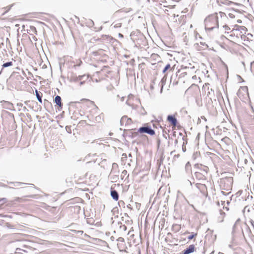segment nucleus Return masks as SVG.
I'll list each match as a JSON object with an SVG mask.
<instances>
[{
  "mask_svg": "<svg viewBox=\"0 0 254 254\" xmlns=\"http://www.w3.org/2000/svg\"><path fill=\"white\" fill-rule=\"evenodd\" d=\"M28 111V110L26 108V107H23V112H26V111Z\"/></svg>",
  "mask_w": 254,
  "mask_h": 254,
  "instance_id": "43",
  "label": "nucleus"
},
{
  "mask_svg": "<svg viewBox=\"0 0 254 254\" xmlns=\"http://www.w3.org/2000/svg\"><path fill=\"white\" fill-rule=\"evenodd\" d=\"M13 5H10L9 6H7L4 8H3L4 9H5V10L3 12L2 15H4L5 13H6L7 11H8L11 8Z\"/></svg>",
  "mask_w": 254,
  "mask_h": 254,
  "instance_id": "26",
  "label": "nucleus"
},
{
  "mask_svg": "<svg viewBox=\"0 0 254 254\" xmlns=\"http://www.w3.org/2000/svg\"><path fill=\"white\" fill-rule=\"evenodd\" d=\"M118 241H120V242H123V241H124V238H123L120 237V238H119V239H118Z\"/></svg>",
  "mask_w": 254,
  "mask_h": 254,
  "instance_id": "40",
  "label": "nucleus"
},
{
  "mask_svg": "<svg viewBox=\"0 0 254 254\" xmlns=\"http://www.w3.org/2000/svg\"><path fill=\"white\" fill-rule=\"evenodd\" d=\"M129 157H132V156H131V154H129Z\"/></svg>",
  "mask_w": 254,
  "mask_h": 254,
  "instance_id": "51",
  "label": "nucleus"
},
{
  "mask_svg": "<svg viewBox=\"0 0 254 254\" xmlns=\"http://www.w3.org/2000/svg\"><path fill=\"white\" fill-rule=\"evenodd\" d=\"M239 36L241 37V39L242 41V44L245 46H247L248 44L252 40L253 35L250 33H247V35L244 34H239Z\"/></svg>",
  "mask_w": 254,
  "mask_h": 254,
  "instance_id": "5",
  "label": "nucleus"
},
{
  "mask_svg": "<svg viewBox=\"0 0 254 254\" xmlns=\"http://www.w3.org/2000/svg\"><path fill=\"white\" fill-rule=\"evenodd\" d=\"M185 136H184L182 137V139L184 140H185Z\"/></svg>",
  "mask_w": 254,
  "mask_h": 254,
  "instance_id": "49",
  "label": "nucleus"
},
{
  "mask_svg": "<svg viewBox=\"0 0 254 254\" xmlns=\"http://www.w3.org/2000/svg\"><path fill=\"white\" fill-rule=\"evenodd\" d=\"M211 113L213 115H216L217 114V110L216 108L212 107V109L211 111Z\"/></svg>",
  "mask_w": 254,
  "mask_h": 254,
  "instance_id": "30",
  "label": "nucleus"
},
{
  "mask_svg": "<svg viewBox=\"0 0 254 254\" xmlns=\"http://www.w3.org/2000/svg\"><path fill=\"white\" fill-rule=\"evenodd\" d=\"M242 90L245 92L247 94H248V89L247 86H241L240 88H239V91L240 90Z\"/></svg>",
  "mask_w": 254,
  "mask_h": 254,
  "instance_id": "28",
  "label": "nucleus"
},
{
  "mask_svg": "<svg viewBox=\"0 0 254 254\" xmlns=\"http://www.w3.org/2000/svg\"><path fill=\"white\" fill-rule=\"evenodd\" d=\"M235 27H236V29L233 28V30L230 32L229 35H237V34H238V31H237L238 26L237 25H236Z\"/></svg>",
  "mask_w": 254,
  "mask_h": 254,
  "instance_id": "23",
  "label": "nucleus"
},
{
  "mask_svg": "<svg viewBox=\"0 0 254 254\" xmlns=\"http://www.w3.org/2000/svg\"><path fill=\"white\" fill-rule=\"evenodd\" d=\"M237 194L238 193H236L234 195H232L231 197V201H236V198L237 197Z\"/></svg>",
  "mask_w": 254,
  "mask_h": 254,
  "instance_id": "31",
  "label": "nucleus"
},
{
  "mask_svg": "<svg viewBox=\"0 0 254 254\" xmlns=\"http://www.w3.org/2000/svg\"><path fill=\"white\" fill-rule=\"evenodd\" d=\"M239 82H240L241 81H243V78L239 75Z\"/></svg>",
  "mask_w": 254,
  "mask_h": 254,
  "instance_id": "45",
  "label": "nucleus"
},
{
  "mask_svg": "<svg viewBox=\"0 0 254 254\" xmlns=\"http://www.w3.org/2000/svg\"><path fill=\"white\" fill-rule=\"evenodd\" d=\"M184 144H185V142H184L183 146H182V149H183V152H185L186 150V147H184Z\"/></svg>",
  "mask_w": 254,
  "mask_h": 254,
  "instance_id": "38",
  "label": "nucleus"
},
{
  "mask_svg": "<svg viewBox=\"0 0 254 254\" xmlns=\"http://www.w3.org/2000/svg\"><path fill=\"white\" fill-rule=\"evenodd\" d=\"M17 106L18 107H22L23 104L21 103H18L17 104Z\"/></svg>",
  "mask_w": 254,
  "mask_h": 254,
  "instance_id": "39",
  "label": "nucleus"
},
{
  "mask_svg": "<svg viewBox=\"0 0 254 254\" xmlns=\"http://www.w3.org/2000/svg\"><path fill=\"white\" fill-rule=\"evenodd\" d=\"M54 102L60 108H62L63 104L62 103V99L60 96H59V95L56 96V97H55Z\"/></svg>",
  "mask_w": 254,
  "mask_h": 254,
  "instance_id": "10",
  "label": "nucleus"
},
{
  "mask_svg": "<svg viewBox=\"0 0 254 254\" xmlns=\"http://www.w3.org/2000/svg\"><path fill=\"white\" fill-rule=\"evenodd\" d=\"M12 65H13V63H12V62H8L4 63L2 65V68H1V70L0 71V74H1V73L3 68L7 67H8V66H12Z\"/></svg>",
  "mask_w": 254,
  "mask_h": 254,
  "instance_id": "16",
  "label": "nucleus"
},
{
  "mask_svg": "<svg viewBox=\"0 0 254 254\" xmlns=\"http://www.w3.org/2000/svg\"><path fill=\"white\" fill-rule=\"evenodd\" d=\"M218 17L217 14H212L207 17L204 20L205 28L211 31L215 28L218 27Z\"/></svg>",
  "mask_w": 254,
  "mask_h": 254,
  "instance_id": "1",
  "label": "nucleus"
},
{
  "mask_svg": "<svg viewBox=\"0 0 254 254\" xmlns=\"http://www.w3.org/2000/svg\"><path fill=\"white\" fill-rule=\"evenodd\" d=\"M221 0L220 1L221 3L226 4V5H238L237 3H235V2H233L228 0Z\"/></svg>",
  "mask_w": 254,
  "mask_h": 254,
  "instance_id": "12",
  "label": "nucleus"
},
{
  "mask_svg": "<svg viewBox=\"0 0 254 254\" xmlns=\"http://www.w3.org/2000/svg\"><path fill=\"white\" fill-rule=\"evenodd\" d=\"M111 195L115 200L117 201L119 199V194L117 190H111Z\"/></svg>",
  "mask_w": 254,
  "mask_h": 254,
  "instance_id": "11",
  "label": "nucleus"
},
{
  "mask_svg": "<svg viewBox=\"0 0 254 254\" xmlns=\"http://www.w3.org/2000/svg\"><path fill=\"white\" fill-rule=\"evenodd\" d=\"M114 26L115 27H120L121 26V23L117 24Z\"/></svg>",
  "mask_w": 254,
  "mask_h": 254,
  "instance_id": "41",
  "label": "nucleus"
},
{
  "mask_svg": "<svg viewBox=\"0 0 254 254\" xmlns=\"http://www.w3.org/2000/svg\"><path fill=\"white\" fill-rule=\"evenodd\" d=\"M127 177H128V176H129V175H128V174H127V171L126 170H124L122 172V174H121V177L122 179V180H123V179H124V178H125V177L126 176H127Z\"/></svg>",
  "mask_w": 254,
  "mask_h": 254,
  "instance_id": "24",
  "label": "nucleus"
},
{
  "mask_svg": "<svg viewBox=\"0 0 254 254\" xmlns=\"http://www.w3.org/2000/svg\"><path fill=\"white\" fill-rule=\"evenodd\" d=\"M123 156H124V157H127V155H126V154H123Z\"/></svg>",
  "mask_w": 254,
  "mask_h": 254,
  "instance_id": "47",
  "label": "nucleus"
},
{
  "mask_svg": "<svg viewBox=\"0 0 254 254\" xmlns=\"http://www.w3.org/2000/svg\"><path fill=\"white\" fill-rule=\"evenodd\" d=\"M5 104V108L9 110H13L12 108H13V104L9 102L3 101Z\"/></svg>",
  "mask_w": 254,
  "mask_h": 254,
  "instance_id": "18",
  "label": "nucleus"
},
{
  "mask_svg": "<svg viewBox=\"0 0 254 254\" xmlns=\"http://www.w3.org/2000/svg\"><path fill=\"white\" fill-rule=\"evenodd\" d=\"M247 31V28L243 26H239V34H246Z\"/></svg>",
  "mask_w": 254,
  "mask_h": 254,
  "instance_id": "19",
  "label": "nucleus"
},
{
  "mask_svg": "<svg viewBox=\"0 0 254 254\" xmlns=\"http://www.w3.org/2000/svg\"><path fill=\"white\" fill-rule=\"evenodd\" d=\"M127 227L125 225H121L120 229L121 231L125 232L127 230Z\"/></svg>",
  "mask_w": 254,
  "mask_h": 254,
  "instance_id": "27",
  "label": "nucleus"
},
{
  "mask_svg": "<svg viewBox=\"0 0 254 254\" xmlns=\"http://www.w3.org/2000/svg\"><path fill=\"white\" fill-rule=\"evenodd\" d=\"M170 64H168L164 68L163 70V73H165L167 70H168L169 68H170Z\"/></svg>",
  "mask_w": 254,
  "mask_h": 254,
  "instance_id": "29",
  "label": "nucleus"
},
{
  "mask_svg": "<svg viewBox=\"0 0 254 254\" xmlns=\"http://www.w3.org/2000/svg\"><path fill=\"white\" fill-rule=\"evenodd\" d=\"M194 176L196 178H197L198 180H202L204 177V176L203 175L202 173L198 172H196L194 173Z\"/></svg>",
  "mask_w": 254,
  "mask_h": 254,
  "instance_id": "17",
  "label": "nucleus"
},
{
  "mask_svg": "<svg viewBox=\"0 0 254 254\" xmlns=\"http://www.w3.org/2000/svg\"><path fill=\"white\" fill-rule=\"evenodd\" d=\"M164 77H165V76H164V77L162 79V80H161V82H163V80H164Z\"/></svg>",
  "mask_w": 254,
  "mask_h": 254,
  "instance_id": "50",
  "label": "nucleus"
},
{
  "mask_svg": "<svg viewBox=\"0 0 254 254\" xmlns=\"http://www.w3.org/2000/svg\"><path fill=\"white\" fill-rule=\"evenodd\" d=\"M180 135H182V134L181 133H180Z\"/></svg>",
  "mask_w": 254,
  "mask_h": 254,
  "instance_id": "56",
  "label": "nucleus"
},
{
  "mask_svg": "<svg viewBox=\"0 0 254 254\" xmlns=\"http://www.w3.org/2000/svg\"><path fill=\"white\" fill-rule=\"evenodd\" d=\"M49 102L46 99H45L44 101V105H46V103H48Z\"/></svg>",
  "mask_w": 254,
  "mask_h": 254,
  "instance_id": "42",
  "label": "nucleus"
},
{
  "mask_svg": "<svg viewBox=\"0 0 254 254\" xmlns=\"http://www.w3.org/2000/svg\"><path fill=\"white\" fill-rule=\"evenodd\" d=\"M162 88H163V85L162 84V87H161V91L162 90Z\"/></svg>",
  "mask_w": 254,
  "mask_h": 254,
  "instance_id": "53",
  "label": "nucleus"
},
{
  "mask_svg": "<svg viewBox=\"0 0 254 254\" xmlns=\"http://www.w3.org/2000/svg\"><path fill=\"white\" fill-rule=\"evenodd\" d=\"M138 133H147L148 134H150L151 135H153L155 134V131L151 128V127L150 126H144L143 127H139L137 132H133V134L134 135H136Z\"/></svg>",
  "mask_w": 254,
  "mask_h": 254,
  "instance_id": "3",
  "label": "nucleus"
},
{
  "mask_svg": "<svg viewBox=\"0 0 254 254\" xmlns=\"http://www.w3.org/2000/svg\"><path fill=\"white\" fill-rule=\"evenodd\" d=\"M194 251V246L190 245L188 248L183 251V254H190Z\"/></svg>",
  "mask_w": 254,
  "mask_h": 254,
  "instance_id": "9",
  "label": "nucleus"
},
{
  "mask_svg": "<svg viewBox=\"0 0 254 254\" xmlns=\"http://www.w3.org/2000/svg\"><path fill=\"white\" fill-rule=\"evenodd\" d=\"M78 79H79V81H83V80H86L88 78V76H87L86 75H79L78 76Z\"/></svg>",
  "mask_w": 254,
  "mask_h": 254,
  "instance_id": "25",
  "label": "nucleus"
},
{
  "mask_svg": "<svg viewBox=\"0 0 254 254\" xmlns=\"http://www.w3.org/2000/svg\"><path fill=\"white\" fill-rule=\"evenodd\" d=\"M200 44L204 47H202L203 49H205L208 47V46L205 44V42H200Z\"/></svg>",
  "mask_w": 254,
  "mask_h": 254,
  "instance_id": "34",
  "label": "nucleus"
},
{
  "mask_svg": "<svg viewBox=\"0 0 254 254\" xmlns=\"http://www.w3.org/2000/svg\"><path fill=\"white\" fill-rule=\"evenodd\" d=\"M119 35H120V36L123 37V36L121 34H120Z\"/></svg>",
  "mask_w": 254,
  "mask_h": 254,
  "instance_id": "52",
  "label": "nucleus"
},
{
  "mask_svg": "<svg viewBox=\"0 0 254 254\" xmlns=\"http://www.w3.org/2000/svg\"><path fill=\"white\" fill-rule=\"evenodd\" d=\"M238 157V152L237 151V146H235V148H233L232 149V155L231 157V159L232 160H235L237 162L238 164V160H237V157Z\"/></svg>",
  "mask_w": 254,
  "mask_h": 254,
  "instance_id": "8",
  "label": "nucleus"
},
{
  "mask_svg": "<svg viewBox=\"0 0 254 254\" xmlns=\"http://www.w3.org/2000/svg\"><path fill=\"white\" fill-rule=\"evenodd\" d=\"M219 254H222V253H219Z\"/></svg>",
  "mask_w": 254,
  "mask_h": 254,
  "instance_id": "57",
  "label": "nucleus"
},
{
  "mask_svg": "<svg viewBox=\"0 0 254 254\" xmlns=\"http://www.w3.org/2000/svg\"><path fill=\"white\" fill-rule=\"evenodd\" d=\"M167 121L170 123L172 126L176 127L177 124V120L174 116L169 115L167 118Z\"/></svg>",
  "mask_w": 254,
  "mask_h": 254,
  "instance_id": "7",
  "label": "nucleus"
},
{
  "mask_svg": "<svg viewBox=\"0 0 254 254\" xmlns=\"http://www.w3.org/2000/svg\"><path fill=\"white\" fill-rule=\"evenodd\" d=\"M238 223V219H237L235 223L234 224L233 228L232 231L231 232L232 235V241H231V244L229 245V247L235 249L234 248L235 246H236L237 245V237H238V229H237V224Z\"/></svg>",
  "mask_w": 254,
  "mask_h": 254,
  "instance_id": "2",
  "label": "nucleus"
},
{
  "mask_svg": "<svg viewBox=\"0 0 254 254\" xmlns=\"http://www.w3.org/2000/svg\"><path fill=\"white\" fill-rule=\"evenodd\" d=\"M178 142V139H176L175 140V144L176 145Z\"/></svg>",
  "mask_w": 254,
  "mask_h": 254,
  "instance_id": "46",
  "label": "nucleus"
},
{
  "mask_svg": "<svg viewBox=\"0 0 254 254\" xmlns=\"http://www.w3.org/2000/svg\"><path fill=\"white\" fill-rule=\"evenodd\" d=\"M95 221V220L93 218H87L86 219L87 223L91 225H94Z\"/></svg>",
  "mask_w": 254,
  "mask_h": 254,
  "instance_id": "21",
  "label": "nucleus"
},
{
  "mask_svg": "<svg viewBox=\"0 0 254 254\" xmlns=\"http://www.w3.org/2000/svg\"><path fill=\"white\" fill-rule=\"evenodd\" d=\"M239 23H241L242 22L241 20H239Z\"/></svg>",
  "mask_w": 254,
  "mask_h": 254,
  "instance_id": "55",
  "label": "nucleus"
},
{
  "mask_svg": "<svg viewBox=\"0 0 254 254\" xmlns=\"http://www.w3.org/2000/svg\"><path fill=\"white\" fill-rule=\"evenodd\" d=\"M185 170L187 173H190L191 171V166L189 162H188L185 165Z\"/></svg>",
  "mask_w": 254,
  "mask_h": 254,
  "instance_id": "15",
  "label": "nucleus"
},
{
  "mask_svg": "<svg viewBox=\"0 0 254 254\" xmlns=\"http://www.w3.org/2000/svg\"><path fill=\"white\" fill-rule=\"evenodd\" d=\"M226 180L229 182L230 183V184H231V182H232V179L231 178H229L228 179H226Z\"/></svg>",
  "mask_w": 254,
  "mask_h": 254,
  "instance_id": "37",
  "label": "nucleus"
},
{
  "mask_svg": "<svg viewBox=\"0 0 254 254\" xmlns=\"http://www.w3.org/2000/svg\"><path fill=\"white\" fill-rule=\"evenodd\" d=\"M70 81L72 82H77L79 81V79L76 75L73 74L70 77Z\"/></svg>",
  "mask_w": 254,
  "mask_h": 254,
  "instance_id": "20",
  "label": "nucleus"
},
{
  "mask_svg": "<svg viewBox=\"0 0 254 254\" xmlns=\"http://www.w3.org/2000/svg\"><path fill=\"white\" fill-rule=\"evenodd\" d=\"M35 94H36V97H37V100H38V101L40 103H42V93H41V92H39L37 90H35Z\"/></svg>",
  "mask_w": 254,
  "mask_h": 254,
  "instance_id": "13",
  "label": "nucleus"
},
{
  "mask_svg": "<svg viewBox=\"0 0 254 254\" xmlns=\"http://www.w3.org/2000/svg\"><path fill=\"white\" fill-rule=\"evenodd\" d=\"M22 252L27 253V252L25 250H24L20 248H17L16 249L14 254H23Z\"/></svg>",
  "mask_w": 254,
  "mask_h": 254,
  "instance_id": "22",
  "label": "nucleus"
},
{
  "mask_svg": "<svg viewBox=\"0 0 254 254\" xmlns=\"http://www.w3.org/2000/svg\"><path fill=\"white\" fill-rule=\"evenodd\" d=\"M228 39L229 41V45L232 48H235L238 45V34L237 35H229Z\"/></svg>",
  "mask_w": 254,
  "mask_h": 254,
  "instance_id": "4",
  "label": "nucleus"
},
{
  "mask_svg": "<svg viewBox=\"0 0 254 254\" xmlns=\"http://www.w3.org/2000/svg\"><path fill=\"white\" fill-rule=\"evenodd\" d=\"M85 82V81L83 80V81H80V85H81L82 84H83Z\"/></svg>",
  "mask_w": 254,
  "mask_h": 254,
  "instance_id": "44",
  "label": "nucleus"
},
{
  "mask_svg": "<svg viewBox=\"0 0 254 254\" xmlns=\"http://www.w3.org/2000/svg\"><path fill=\"white\" fill-rule=\"evenodd\" d=\"M132 123V120L128 118L127 116H123L121 120L120 124L121 126L125 125V126L129 125Z\"/></svg>",
  "mask_w": 254,
  "mask_h": 254,
  "instance_id": "6",
  "label": "nucleus"
},
{
  "mask_svg": "<svg viewBox=\"0 0 254 254\" xmlns=\"http://www.w3.org/2000/svg\"><path fill=\"white\" fill-rule=\"evenodd\" d=\"M6 202V199L5 198H0V203L3 204Z\"/></svg>",
  "mask_w": 254,
  "mask_h": 254,
  "instance_id": "33",
  "label": "nucleus"
},
{
  "mask_svg": "<svg viewBox=\"0 0 254 254\" xmlns=\"http://www.w3.org/2000/svg\"><path fill=\"white\" fill-rule=\"evenodd\" d=\"M61 218V217H59L58 218V220H59Z\"/></svg>",
  "mask_w": 254,
  "mask_h": 254,
  "instance_id": "54",
  "label": "nucleus"
},
{
  "mask_svg": "<svg viewBox=\"0 0 254 254\" xmlns=\"http://www.w3.org/2000/svg\"><path fill=\"white\" fill-rule=\"evenodd\" d=\"M30 28L31 31L32 32H33V33H34L35 34L36 33V32H37L36 29V28L34 26H30Z\"/></svg>",
  "mask_w": 254,
  "mask_h": 254,
  "instance_id": "32",
  "label": "nucleus"
},
{
  "mask_svg": "<svg viewBox=\"0 0 254 254\" xmlns=\"http://www.w3.org/2000/svg\"><path fill=\"white\" fill-rule=\"evenodd\" d=\"M194 236H195L194 234H191L188 237V239L191 240L194 237Z\"/></svg>",
  "mask_w": 254,
  "mask_h": 254,
  "instance_id": "35",
  "label": "nucleus"
},
{
  "mask_svg": "<svg viewBox=\"0 0 254 254\" xmlns=\"http://www.w3.org/2000/svg\"><path fill=\"white\" fill-rule=\"evenodd\" d=\"M115 167L118 168V164L117 163H114L112 164V168H113V169H114Z\"/></svg>",
  "mask_w": 254,
  "mask_h": 254,
  "instance_id": "36",
  "label": "nucleus"
},
{
  "mask_svg": "<svg viewBox=\"0 0 254 254\" xmlns=\"http://www.w3.org/2000/svg\"><path fill=\"white\" fill-rule=\"evenodd\" d=\"M232 12L229 13L228 15L230 18H234L235 17V13H237L238 12V11L237 9H235L233 7L231 8Z\"/></svg>",
  "mask_w": 254,
  "mask_h": 254,
  "instance_id": "14",
  "label": "nucleus"
},
{
  "mask_svg": "<svg viewBox=\"0 0 254 254\" xmlns=\"http://www.w3.org/2000/svg\"><path fill=\"white\" fill-rule=\"evenodd\" d=\"M175 152V150L172 151L171 152V154H173V153L174 152Z\"/></svg>",
  "mask_w": 254,
  "mask_h": 254,
  "instance_id": "48",
  "label": "nucleus"
}]
</instances>
